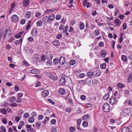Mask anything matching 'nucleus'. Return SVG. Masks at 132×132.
I'll use <instances>...</instances> for the list:
<instances>
[{
	"label": "nucleus",
	"instance_id": "f257e3e1",
	"mask_svg": "<svg viewBox=\"0 0 132 132\" xmlns=\"http://www.w3.org/2000/svg\"><path fill=\"white\" fill-rule=\"evenodd\" d=\"M11 34V31L9 29H6L3 31V29L0 30V39L2 36L3 38L6 40L8 39L10 37Z\"/></svg>",
	"mask_w": 132,
	"mask_h": 132
},
{
	"label": "nucleus",
	"instance_id": "f03ea898",
	"mask_svg": "<svg viewBox=\"0 0 132 132\" xmlns=\"http://www.w3.org/2000/svg\"><path fill=\"white\" fill-rule=\"evenodd\" d=\"M55 16L53 14H51L48 16H45L42 19V21L43 24L45 26H46L48 24H51V21L55 19Z\"/></svg>",
	"mask_w": 132,
	"mask_h": 132
},
{
	"label": "nucleus",
	"instance_id": "7ed1b4c3",
	"mask_svg": "<svg viewBox=\"0 0 132 132\" xmlns=\"http://www.w3.org/2000/svg\"><path fill=\"white\" fill-rule=\"evenodd\" d=\"M53 57V53L52 51H48L46 55V57L47 60H51Z\"/></svg>",
	"mask_w": 132,
	"mask_h": 132
},
{
	"label": "nucleus",
	"instance_id": "20e7f679",
	"mask_svg": "<svg viewBox=\"0 0 132 132\" xmlns=\"http://www.w3.org/2000/svg\"><path fill=\"white\" fill-rule=\"evenodd\" d=\"M103 111L106 112H109L110 109V105L107 103H104L103 106Z\"/></svg>",
	"mask_w": 132,
	"mask_h": 132
},
{
	"label": "nucleus",
	"instance_id": "39448f33",
	"mask_svg": "<svg viewBox=\"0 0 132 132\" xmlns=\"http://www.w3.org/2000/svg\"><path fill=\"white\" fill-rule=\"evenodd\" d=\"M65 100H67L71 104V105L72 106H74L73 101L71 98V95L69 94L67 95L65 98Z\"/></svg>",
	"mask_w": 132,
	"mask_h": 132
},
{
	"label": "nucleus",
	"instance_id": "423d86ee",
	"mask_svg": "<svg viewBox=\"0 0 132 132\" xmlns=\"http://www.w3.org/2000/svg\"><path fill=\"white\" fill-rule=\"evenodd\" d=\"M11 20L13 22H16L19 21V17L17 15L13 14L11 16Z\"/></svg>",
	"mask_w": 132,
	"mask_h": 132
},
{
	"label": "nucleus",
	"instance_id": "0eeeda50",
	"mask_svg": "<svg viewBox=\"0 0 132 132\" xmlns=\"http://www.w3.org/2000/svg\"><path fill=\"white\" fill-rule=\"evenodd\" d=\"M48 77L49 78L54 80H56L57 78V75L54 73H50Z\"/></svg>",
	"mask_w": 132,
	"mask_h": 132
},
{
	"label": "nucleus",
	"instance_id": "6e6552de",
	"mask_svg": "<svg viewBox=\"0 0 132 132\" xmlns=\"http://www.w3.org/2000/svg\"><path fill=\"white\" fill-rule=\"evenodd\" d=\"M66 82V79L65 77L63 76L61 77L59 81L60 84L61 85H64Z\"/></svg>",
	"mask_w": 132,
	"mask_h": 132
},
{
	"label": "nucleus",
	"instance_id": "1a4fd4ad",
	"mask_svg": "<svg viewBox=\"0 0 132 132\" xmlns=\"http://www.w3.org/2000/svg\"><path fill=\"white\" fill-rule=\"evenodd\" d=\"M31 34L33 36H35L38 34V30L36 28H33L32 30Z\"/></svg>",
	"mask_w": 132,
	"mask_h": 132
},
{
	"label": "nucleus",
	"instance_id": "9d476101",
	"mask_svg": "<svg viewBox=\"0 0 132 132\" xmlns=\"http://www.w3.org/2000/svg\"><path fill=\"white\" fill-rule=\"evenodd\" d=\"M59 60V64L61 65L64 64L66 62L65 58L62 56H61Z\"/></svg>",
	"mask_w": 132,
	"mask_h": 132
},
{
	"label": "nucleus",
	"instance_id": "9b49d317",
	"mask_svg": "<svg viewBox=\"0 0 132 132\" xmlns=\"http://www.w3.org/2000/svg\"><path fill=\"white\" fill-rule=\"evenodd\" d=\"M117 103L116 98L115 97H112L110 98L109 100V103L110 104H113L114 103L116 104Z\"/></svg>",
	"mask_w": 132,
	"mask_h": 132
},
{
	"label": "nucleus",
	"instance_id": "f8f14e48",
	"mask_svg": "<svg viewBox=\"0 0 132 132\" xmlns=\"http://www.w3.org/2000/svg\"><path fill=\"white\" fill-rule=\"evenodd\" d=\"M49 92L47 90H44L42 93V95L45 97L47 96Z\"/></svg>",
	"mask_w": 132,
	"mask_h": 132
},
{
	"label": "nucleus",
	"instance_id": "ddd939ff",
	"mask_svg": "<svg viewBox=\"0 0 132 132\" xmlns=\"http://www.w3.org/2000/svg\"><path fill=\"white\" fill-rule=\"evenodd\" d=\"M85 82L86 83L88 84L89 85V84L90 83H93V81L92 79L90 78H87L85 80Z\"/></svg>",
	"mask_w": 132,
	"mask_h": 132
},
{
	"label": "nucleus",
	"instance_id": "4468645a",
	"mask_svg": "<svg viewBox=\"0 0 132 132\" xmlns=\"http://www.w3.org/2000/svg\"><path fill=\"white\" fill-rule=\"evenodd\" d=\"M39 59V57L38 55L36 54H35L32 58V59L35 62H37Z\"/></svg>",
	"mask_w": 132,
	"mask_h": 132
},
{
	"label": "nucleus",
	"instance_id": "2eb2a0df",
	"mask_svg": "<svg viewBox=\"0 0 132 132\" xmlns=\"http://www.w3.org/2000/svg\"><path fill=\"white\" fill-rule=\"evenodd\" d=\"M59 92L61 95H63L65 94L66 92L64 89L63 88H60L59 89Z\"/></svg>",
	"mask_w": 132,
	"mask_h": 132
},
{
	"label": "nucleus",
	"instance_id": "dca6fc26",
	"mask_svg": "<svg viewBox=\"0 0 132 132\" xmlns=\"http://www.w3.org/2000/svg\"><path fill=\"white\" fill-rule=\"evenodd\" d=\"M30 2L29 0H24L23 2V5L25 6L28 7L29 4Z\"/></svg>",
	"mask_w": 132,
	"mask_h": 132
},
{
	"label": "nucleus",
	"instance_id": "f3484780",
	"mask_svg": "<svg viewBox=\"0 0 132 132\" xmlns=\"http://www.w3.org/2000/svg\"><path fill=\"white\" fill-rule=\"evenodd\" d=\"M15 6V4L14 3H13L11 5V8L10 9L9 12V14H11V13L13 11V10H14V7Z\"/></svg>",
	"mask_w": 132,
	"mask_h": 132
},
{
	"label": "nucleus",
	"instance_id": "a211bd4d",
	"mask_svg": "<svg viewBox=\"0 0 132 132\" xmlns=\"http://www.w3.org/2000/svg\"><path fill=\"white\" fill-rule=\"evenodd\" d=\"M23 31L20 32L19 34H16L14 37L16 38H19L21 37V36L23 34Z\"/></svg>",
	"mask_w": 132,
	"mask_h": 132
},
{
	"label": "nucleus",
	"instance_id": "6ab92c4d",
	"mask_svg": "<svg viewBox=\"0 0 132 132\" xmlns=\"http://www.w3.org/2000/svg\"><path fill=\"white\" fill-rule=\"evenodd\" d=\"M114 22L116 24V26L119 27L121 24L120 20L118 19H116L114 21Z\"/></svg>",
	"mask_w": 132,
	"mask_h": 132
},
{
	"label": "nucleus",
	"instance_id": "aec40b11",
	"mask_svg": "<svg viewBox=\"0 0 132 132\" xmlns=\"http://www.w3.org/2000/svg\"><path fill=\"white\" fill-rule=\"evenodd\" d=\"M83 3L84 5H85V4L86 5L87 8H88L90 7L91 6V3L89 2H87V1L86 0H84Z\"/></svg>",
	"mask_w": 132,
	"mask_h": 132
},
{
	"label": "nucleus",
	"instance_id": "412c9836",
	"mask_svg": "<svg viewBox=\"0 0 132 132\" xmlns=\"http://www.w3.org/2000/svg\"><path fill=\"white\" fill-rule=\"evenodd\" d=\"M22 40V38H21L19 40H17L14 42L15 44L16 45H18L20 44H21Z\"/></svg>",
	"mask_w": 132,
	"mask_h": 132
},
{
	"label": "nucleus",
	"instance_id": "4be33fe9",
	"mask_svg": "<svg viewBox=\"0 0 132 132\" xmlns=\"http://www.w3.org/2000/svg\"><path fill=\"white\" fill-rule=\"evenodd\" d=\"M116 86L120 89H121L124 87L125 85L119 82L117 84Z\"/></svg>",
	"mask_w": 132,
	"mask_h": 132
},
{
	"label": "nucleus",
	"instance_id": "5701e85b",
	"mask_svg": "<svg viewBox=\"0 0 132 132\" xmlns=\"http://www.w3.org/2000/svg\"><path fill=\"white\" fill-rule=\"evenodd\" d=\"M130 110L129 108H126L123 111V113H125L126 116V115H127L129 114L130 113Z\"/></svg>",
	"mask_w": 132,
	"mask_h": 132
},
{
	"label": "nucleus",
	"instance_id": "b1692460",
	"mask_svg": "<svg viewBox=\"0 0 132 132\" xmlns=\"http://www.w3.org/2000/svg\"><path fill=\"white\" fill-rule=\"evenodd\" d=\"M129 129L128 127H125L122 128L121 132H129Z\"/></svg>",
	"mask_w": 132,
	"mask_h": 132
},
{
	"label": "nucleus",
	"instance_id": "393cba45",
	"mask_svg": "<svg viewBox=\"0 0 132 132\" xmlns=\"http://www.w3.org/2000/svg\"><path fill=\"white\" fill-rule=\"evenodd\" d=\"M53 44L55 46H59L60 43L58 40H56L53 42Z\"/></svg>",
	"mask_w": 132,
	"mask_h": 132
},
{
	"label": "nucleus",
	"instance_id": "a878e982",
	"mask_svg": "<svg viewBox=\"0 0 132 132\" xmlns=\"http://www.w3.org/2000/svg\"><path fill=\"white\" fill-rule=\"evenodd\" d=\"M100 54L101 56L104 57L106 55V52L104 50H102L101 51Z\"/></svg>",
	"mask_w": 132,
	"mask_h": 132
},
{
	"label": "nucleus",
	"instance_id": "bb28decb",
	"mask_svg": "<svg viewBox=\"0 0 132 132\" xmlns=\"http://www.w3.org/2000/svg\"><path fill=\"white\" fill-rule=\"evenodd\" d=\"M109 94L108 93H106L103 96V98L104 100H106L108 99V98H109Z\"/></svg>",
	"mask_w": 132,
	"mask_h": 132
},
{
	"label": "nucleus",
	"instance_id": "cd10ccee",
	"mask_svg": "<svg viewBox=\"0 0 132 132\" xmlns=\"http://www.w3.org/2000/svg\"><path fill=\"white\" fill-rule=\"evenodd\" d=\"M80 29L81 30H83L85 28V25L83 22H80L79 24Z\"/></svg>",
	"mask_w": 132,
	"mask_h": 132
},
{
	"label": "nucleus",
	"instance_id": "c85d7f7f",
	"mask_svg": "<svg viewBox=\"0 0 132 132\" xmlns=\"http://www.w3.org/2000/svg\"><path fill=\"white\" fill-rule=\"evenodd\" d=\"M0 112L4 115H6L7 113V111L5 108H1L0 109Z\"/></svg>",
	"mask_w": 132,
	"mask_h": 132
},
{
	"label": "nucleus",
	"instance_id": "c756f323",
	"mask_svg": "<svg viewBox=\"0 0 132 132\" xmlns=\"http://www.w3.org/2000/svg\"><path fill=\"white\" fill-rule=\"evenodd\" d=\"M90 117V116L88 114H87L84 116L82 117V119L83 120L88 119Z\"/></svg>",
	"mask_w": 132,
	"mask_h": 132
},
{
	"label": "nucleus",
	"instance_id": "7c9ffc66",
	"mask_svg": "<svg viewBox=\"0 0 132 132\" xmlns=\"http://www.w3.org/2000/svg\"><path fill=\"white\" fill-rule=\"evenodd\" d=\"M55 11L54 9H47L46 11V12L48 14L51 12H55Z\"/></svg>",
	"mask_w": 132,
	"mask_h": 132
},
{
	"label": "nucleus",
	"instance_id": "2f4dec72",
	"mask_svg": "<svg viewBox=\"0 0 132 132\" xmlns=\"http://www.w3.org/2000/svg\"><path fill=\"white\" fill-rule=\"evenodd\" d=\"M25 14H26V17L27 18H30L31 15V13L30 11H27L26 12Z\"/></svg>",
	"mask_w": 132,
	"mask_h": 132
},
{
	"label": "nucleus",
	"instance_id": "473e14b6",
	"mask_svg": "<svg viewBox=\"0 0 132 132\" xmlns=\"http://www.w3.org/2000/svg\"><path fill=\"white\" fill-rule=\"evenodd\" d=\"M94 76L95 77H97L99 76L100 75L101 72L98 71H96L94 72Z\"/></svg>",
	"mask_w": 132,
	"mask_h": 132
},
{
	"label": "nucleus",
	"instance_id": "72a5a7b5",
	"mask_svg": "<svg viewBox=\"0 0 132 132\" xmlns=\"http://www.w3.org/2000/svg\"><path fill=\"white\" fill-rule=\"evenodd\" d=\"M30 72L33 74H37L38 72V70L37 69L34 68L31 70Z\"/></svg>",
	"mask_w": 132,
	"mask_h": 132
},
{
	"label": "nucleus",
	"instance_id": "f704fd0d",
	"mask_svg": "<svg viewBox=\"0 0 132 132\" xmlns=\"http://www.w3.org/2000/svg\"><path fill=\"white\" fill-rule=\"evenodd\" d=\"M93 73L92 71H89L87 72L86 75L88 77H91L93 76Z\"/></svg>",
	"mask_w": 132,
	"mask_h": 132
},
{
	"label": "nucleus",
	"instance_id": "c9c22d12",
	"mask_svg": "<svg viewBox=\"0 0 132 132\" xmlns=\"http://www.w3.org/2000/svg\"><path fill=\"white\" fill-rule=\"evenodd\" d=\"M16 98L15 96H12L10 98V102H14L16 100Z\"/></svg>",
	"mask_w": 132,
	"mask_h": 132
},
{
	"label": "nucleus",
	"instance_id": "e433bc0d",
	"mask_svg": "<svg viewBox=\"0 0 132 132\" xmlns=\"http://www.w3.org/2000/svg\"><path fill=\"white\" fill-rule=\"evenodd\" d=\"M28 121L29 122L31 123H33L34 121V118L32 117H30L28 119Z\"/></svg>",
	"mask_w": 132,
	"mask_h": 132
},
{
	"label": "nucleus",
	"instance_id": "4c0bfd02",
	"mask_svg": "<svg viewBox=\"0 0 132 132\" xmlns=\"http://www.w3.org/2000/svg\"><path fill=\"white\" fill-rule=\"evenodd\" d=\"M59 60L57 58H55L53 59V63L54 64L56 65L59 63Z\"/></svg>",
	"mask_w": 132,
	"mask_h": 132
},
{
	"label": "nucleus",
	"instance_id": "58836bf2",
	"mask_svg": "<svg viewBox=\"0 0 132 132\" xmlns=\"http://www.w3.org/2000/svg\"><path fill=\"white\" fill-rule=\"evenodd\" d=\"M9 105V103L6 101H5L3 104H2L1 105V106L3 107H6Z\"/></svg>",
	"mask_w": 132,
	"mask_h": 132
},
{
	"label": "nucleus",
	"instance_id": "ea45409f",
	"mask_svg": "<svg viewBox=\"0 0 132 132\" xmlns=\"http://www.w3.org/2000/svg\"><path fill=\"white\" fill-rule=\"evenodd\" d=\"M0 129L2 132H6V131L7 130L5 127L3 126H1Z\"/></svg>",
	"mask_w": 132,
	"mask_h": 132
},
{
	"label": "nucleus",
	"instance_id": "a19ab883",
	"mask_svg": "<svg viewBox=\"0 0 132 132\" xmlns=\"http://www.w3.org/2000/svg\"><path fill=\"white\" fill-rule=\"evenodd\" d=\"M94 33L95 35L96 36H98L100 34V31L98 29L95 30L94 32Z\"/></svg>",
	"mask_w": 132,
	"mask_h": 132
},
{
	"label": "nucleus",
	"instance_id": "79ce46f5",
	"mask_svg": "<svg viewBox=\"0 0 132 132\" xmlns=\"http://www.w3.org/2000/svg\"><path fill=\"white\" fill-rule=\"evenodd\" d=\"M132 80V74H130L129 77L128 79V82L130 83Z\"/></svg>",
	"mask_w": 132,
	"mask_h": 132
},
{
	"label": "nucleus",
	"instance_id": "37998d69",
	"mask_svg": "<svg viewBox=\"0 0 132 132\" xmlns=\"http://www.w3.org/2000/svg\"><path fill=\"white\" fill-rule=\"evenodd\" d=\"M22 64L23 65L26 66L27 67L29 66V64L26 61H23Z\"/></svg>",
	"mask_w": 132,
	"mask_h": 132
},
{
	"label": "nucleus",
	"instance_id": "c03bdc74",
	"mask_svg": "<svg viewBox=\"0 0 132 132\" xmlns=\"http://www.w3.org/2000/svg\"><path fill=\"white\" fill-rule=\"evenodd\" d=\"M41 21L39 20L37 21L36 23V24L38 26H40L42 25V23Z\"/></svg>",
	"mask_w": 132,
	"mask_h": 132
},
{
	"label": "nucleus",
	"instance_id": "a18cd8bd",
	"mask_svg": "<svg viewBox=\"0 0 132 132\" xmlns=\"http://www.w3.org/2000/svg\"><path fill=\"white\" fill-rule=\"evenodd\" d=\"M106 65L105 63H103L100 65V67L102 69H105L106 68Z\"/></svg>",
	"mask_w": 132,
	"mask_h": 132
},
{
	"label": "nucleus",
	"instance_id": "49530a36",
	"mask_svg": "<svg viewBox=\"0 0 132 132\" xmlns=\"http://www.w3.org/2000/svg\"><path fill=\"white\" fill-rule=\"evenodd\" d=\"M121 59L123 61H126L127 60V57L125 55H122L121 56Z\"/></svg>",
	"mask_w": 132,
	"mask_h": 132
},
{
	"label": "nucleus",
	"instance_id": "de8ad7c7",
	"mask_svg": "<svg viewBox=\"0 0 132 132\" xmlns=\"http://www.w3.org/2000/svg\"><path fill=\"white\" fill-rule=\"evenodd\" d=\"M42 14L41 12H37L35 15L36 17V18H38L40 17Z\"/></svg>",
	"mask_w": 132,
	"mask_h": 132
},
{
	"label": "nucleus",
	"instance_id": "09e8293b",
	"mask_svg": "<svg viewBox=\"0 0 132 132\" xmlns=\"http://www.w3.org/2000/svg\"><path fill=\"white\" fill-rule=\"evenodd\" d=\"M69 28V27L68 26H66L63 29V33H65L66 32H67L68 30V29Z\"/></svg>",
	"mask_w": 132,
	"mask_h": 132
},
{
	"label": "nucleus",
	"instance_id": "8fccbe9b",
	"mask_svg": "<svg viewBox=\"0 0 132 132\" xmlns=\"http://www.w3.org/2000/svg\"><path fill=\"white\" fill-rule=\"evenodd\" d=\"M46 64L48 66H51L52 64V61L50 60H48L46 62Z\"/></svg>",
	"mask_w": 132,
	"mask_h": 132
},
{
	"label": "nucleus",
	"instance_id": "3c124183",
	"mask_svg": "<svg viewBox=\"0 0 132 132\" xmlns=\"http://www.w3.org/2000/svg\"><path fill=\"white\" fill-rule=\"evenodd\" d=\"M31 23V22L29 21L28 23H27V26L26 27V30H28L30 27V24Z\"/></svg>",
	"mask_w": 132,
	"mask_h": 132
},
{
	"label": "nucleus",
	"instance_id": "603ef678",
	"mask_svg": "<svg viewBox=\"0 0 132 132\" xmlns=\"http://www.w3.org/2000/svg\"><path fill=\"white\" fill-rule=\"evenodd\" d=\"M83 127H87L88 125V123L87 121H84L82 124Z\"/></svg>",
	"mask_w": 132,
	"mask_h": 132
},
{
	"label": "nucleus",
	"instance_id": "864d4df0",
	"mask_svg": "<svg viewBox=\"0 0 132 132\" xmlns=\"http://www.w3.org/2000/svg\"><path fill=\"white\" fill-rule=\"evenodd\" d=\"M19 104H17L15 103H12L10 104V106L12 107H15L19 105Z\"/></svg>",
	"mask_w": 132,
	"mask_h": 132
},
{
	"label": "nucleus",
	"instance_id": "5fc2aeb1",
	"mask_svg": "<svg viewBox=\"0 0 132 132\" xmlns=\"http://www.w3.org/2000/svg\"><path fill=\"white\" fill-rule=\"evenodd\" d=\"M46 57V55L45 56L44 54H42L41 56V60L42 61L45 62V57Z\"/></svg>",
	"mask_w": 132,
	"mask_h": 132
},
{
	"label": "nucleus",
	"instance_id": "6e6d98bb",
	"mask_svg": "<svg viewBox=\"0 0 132 132\" xmlns=\"http://www.w3.org/2000/svg\"><path fill=\"white\" fill-rule=\"evenodd\" d=\"M76 129V128L74 127H71L69 128L70 131L71 132H73Z\"/></svg>",
	"mask_w": 132,
	"mask_h": 132
},
{
	"label": "nucleus",
	"instance_id": "4d7b16f0",
	"mask_svg": "<svg viewBox=\"0 0 132 132\" xmlns=\"http://www.w3.org/2000/svg\"><path fill=\"white\" fill-rule=\"evenodd\" d=\"M26 22V20L24 19H22L20 21V23L21 24H23Z\"/></svg>",
	"mask_w": 132,
	"mask_h": 132
},
{
	"label": "nucleus",
	"instance_id": "13d9d810",
	"mask_svg": "<svg viewBox=\"0 0 132 132\" xmlns=\"http://www.w3.org/2000/svg\"><path fill=\"white\" fill-rule=\"evenodd\" d=\"M65 110L67 112H69L71 111L72 108L71 107L66 108Z\"/></svg>",
	"mask_w": 132,
	"mask_h": 132
},
{
	"label": "nucleus",
	"instance_id": "bf43d9fd",
	"mask_svg": "<svg viewBox=\"0 0 132 132\" xmlns=\"http://www.w3.org/2000/svg\"><path fill=\"white\" fill-rule=\"evenodd\" d=\"M5 47L6 49L8 50H10L11 48V45L8 44H6Z\"/></svg>",
	"mask_w": 132,
	"mask_h": 132
},
{
	"label": "nucleus",
	"instance_id": "052dcab7",
	"mask_svg": "<svg viewBox=\"0 0 132 132\" xmlns=\"http://www.w3.org/2000/svg\"><path fill=\"white\" fill-rule=\"evenodd\" d=\"M80 98L82 100H84L86 99V97L84 95H82L80 96Z\"/></svg>",
	"mask_w": 132,
	"mask_h": 132
},
{
	"label": "nucleus",
	"instance_id": "680f3d73",
	"mask_svg": "<svg viewBox=\"0 0 132 132\" xmlns=\"http://www.w3.org/2000/svg\"><path fill=\"white\" fill-rule=\"evenodd\" d=\"M62 35L61 34H59L56 36V38L57 39H60L62 37Z\"/></svg>",
	"mask_w": 132,
	"mask_h": 132
},
{
	"label": "nucleus",
	"instance_id": "e2e57ef3",
	"mask_svg": "<svg viewBox=\"0 0 132 132\" xmlns=\"http://www.w3.org/2000/svg\"><path fill=\"white\" fill-rule=\"evenodd\" d=\"M125 92V94H127V95H129L130 93V91L129 90L127 89H126L124 90Z\"/></svg>",
	"mask_w": 132,
	"mask_h": 132
},
{
	"label": "nucleus",
	"instance_id": "0e129e2a",
	"mask_svg": "<svg viewBox=\"0 0 132 132\" xmlns=\"http://www.w3.org/2000/svg\"><path fill=\"white\" fill-rule=\"evenodd\" d=\"M76 61L74 60H71L70 61V63L72 65H73L75 64Z\"/></svg>",
	"mask_w": 132,
	"mask_h": 132
},
{
	"label": "nucleus",
	"instance_id": "69168bd1",
	"mask_svg": "<svg viewBox=\"0 0 132 132\" xmlns=\"http://www.w3.org/2000/svg\"><path fill=\"white\" fill-rule=\"evenodd\" d=\"M85 76V75L84 73H81L79 74V77L81 78H84Z\"/></svg>",
	"mask_w": 132,
	"mask_h": 132
},
{
	"label": "nucleus",
	"instance_id": "338daca9",
	"mask_svg": "<svg viewBox=\"0 0 132 132\" xmlns=\"http://www.w3.org/2000/svg\"><path fill=\"white\" fill-rule=\"evenodd\" d=\"M28 40L29 42H31L34 40V38L32 37H30L28 38Z\"/></svg>",
	"mask_w": 132,
	"mask_h": 132
},
{
	"label": "nucleus",
	"instance_id": "774afa93",
	"mask_svg": "<svg viewBox=\"0 0 132 132\" xmlns=\"http://www.w3.org/2000/svg\"><path fill=\"white\" fill-rule=\"evenodd\" d=\"M128 104L130 106H132V100H128Z\"/></svg>",
	"mask_w": 132,
	"mask_h": 132
}]
</instances>
